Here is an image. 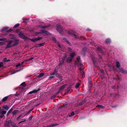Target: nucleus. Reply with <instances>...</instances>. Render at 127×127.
I'll return each instance as SVG.
<instances>
[{"label": "nucleus", "instance_id": "nucleus-16", "mask_svg": "<svg viewBox=\"0 0 127 127\" xmlns=\"http://www.w3.org/2000/svg\"><path fill=\"white\" fill-rule=\"evenodd\" d=\"M44 75V74L43 73H40L38 75V78H41Z\"/></svg>", "mask_w": 127, "mask_h": 127}, {"label": "nucleus", "instance_id": "nucleus-2", "mask_svg": "<svg viewBox=\"0 0 127 127\" xmlns=\"http://www.w3.org/2000/svg\"><path fill=\"white\" fill-rule=\"evenodd\" d=\"M75 56V54L74 53H73L71 54H70V56L71 57L68 58L67 59V61L68 62H71L72 58Z\"/></svg>", "mask_w": 127, "mask_h": 127}, {"label": "nucleus", "instance_id": "nucleus-31", "mask_svg": "<svg viewBox=\"0 0 127 127\" xmlns=\"http://www.w3.org/2000/svg\"><path fill=\"white\" fill-rule=\"evenodd\" d=\"M13 110L12 109V108H11L9 110V111L8 112V114H9L10 113H11V112H12V111Z\"/></svg>", "mask_w": 127, "mask_h": 127}, {"label": "nucleus", "instance_id": "nucleus-49", "mask_svg": "<svg viewBox=\"0 0 127 127\" xmlns=\"http://www.w3.org/2000/svg\"><path fill=\"white\" fill-rule=\"evenodd\" d=\"M11 30H9V31H7V32H10V31H11Z\"/></svg>", "mask_w": 127, "mask_h": 127}, {"label": "nucleus", "instance_id": "nucleus-37", "mask_svg": "<svg viewBox=\"0 0 127 127\" xmlns=\"http://www.w3.org/2000/svg\"><path fill=\"white\" fill-rule=\"evenodd\" d=\"M3 61L4 62L8 61L9 60H7V59L6 58H5L4 59Z\"/></svg>", "mask_w": 127, "mask_h": 127}, {"label": "nucleus", "instance_id": "nucleus-44", "mask_svg": "<svg viewBox=\"0 0 127 127\" xmlns=\"http://www.w3.org/2000/svg\"><path fill=\"white\" fill-rule=\"evenodd\" d=\"M117 106V104H115V105H114V106H112V107H115Z\"/></svg>", "mask_w": 127, "mask_h": 127}, {"label": "nucleus", "instance_id": "nucleus-21", "mask_svg": "<svg viewBox=\"0 0 127 127\" xmlns=\"http://www.w3.org/2000/svg\"><path fill=\"white\" fill-rule=\"evenodd\" d=\"M65 86L66 85H64L62 86L61 87H60V90H61L63 89L65 87Z\"/></svg>", "mask_w": 127, "mask_h": 127}, {"label": "nucleus", "instance_id": "nucleus-35", "mask_svg": "<svg viewBox=\"0 0 127 127\" xmlns=\"http://www.w3.org/2000/svg\"><path fill=\"white\" fill-rule=\"evenodd\" d=\"M16 66L17 67H18L19 66H21V64L20 63H18V64H17L16 65Z\"/></svg>", "mask_w": 127, "mask_h": 127}, {"label": "nucleus", "instance_id": "nucleus-43", "mask_svg": "<svg viewBox=\"0 0 127 127\" xmlns=\"http://www.w3.org/2000/svg\"><path fill=\"white\" fill-rule=\"evenodd\" d=\"M32 117H30L29 118V120H31L32 119Z\"/></svg>", "mask_w": 127, "mask_h": 127}, {"label": "nucleus", "instance_id": "nucleus-34", "mask_svg": "<svg viewBox=\"0 0 127 127\" xmlns=\"http://www.w3.org/2000/svg\"><path fill=\"white\" fill-rule=\"evenodd\" d=\"M7 28H8V27H3V28L1 30V31H4V30H5Z\"/></svg>", "mask_w": 127, "mask_h": 127}, {"label": "nucleus", "instance_id": "nucleus-23", "mask_svg": "<svg viewBox=\"0 0 127 127\" xmlns=\"http://www.w3.org/2000/svg\"><path fill=\"white\" fill-rule=\"evenodd\" d=\"M110 39H107L105 41V42L106 43H109L110 42Z\"/></svg>", "mask_w": 127, "mask_h": 127}, {"label": "nucleus", "instance_id": "nucleus-27", "mask_svg": "<svg viewBox=\"0 0 127 127\" xmlns=\"http://www.w3.org/2000/svg\"><path fill=\"white\" fill-rule=\"evenodd\" d=\"M39 27L41 28H47V26H42V25H40L39 26Z\"/></svg>", "mask_w": 127, "mask_h": 127}, {"label": "nucleus", "instance_id": "nucleus-39", "mask_svg": "<svg viewBox=\"0 0 127 127\" xmlns=\"http://www.w3.org/2000/svg\"><path fill=\"white\" fill-rule=\"evenodd\" d=\"M57 44L58 45V46L60 48V44H59V43L58 42L57 43Z\"/></svg>", "mask_w": 127, "mask_h": 127}, {"label": "nucleus", "instance_id": "nucleus-41", "mask_svg": "<svg viewBox=\"0 0 127 127\" xmlns=\"http://www.w3.org/2000/svg\"><path fill=\"white\" fill-rule=\"evenodd\" d=\"M44 44V43H42L40 44V46H43Z\"/></svg>", "mask_w": 127, "mask_h": 127}, {"label": "nucleus", "instance_id": "nucleus-47", "mask_svg": "<svg viewBox=\"0 0 127 127\" xmlns=\"http://www.w3.org/2000/svg\"><path fill=\"white\" fill-rule=\"evenodd\" d=\"M39 104H38L36 105H35V106H37L38 105H39Z\"/></svg>", "mask_w": 127, "mask_h": 127}, {"label": "nucleus", "instance_id": "nucleus-32", "mask_svg": "<svg viewBox=\"0 0 127 127\" xmlns=\"http://www.w3.org/2000/svg\"><path fill=\"white\" fill-rule=\"evenodd\" d=\"M3 66V63L1 62L0 63V67H1Z\"/></svg>", "mask_w": 127, "mask_h": 127}, {"label": "nucleus", "instance_id": "nucleus-38", "mask_svg": "<svg viewBox=\"0 0 127 127\" xmlns=\"http://www.w3.org/2000/svg\"><path fill=\"white\" fill-rule=\"evenodd\" d=\"M24 120L23 121H20L19 123V124H20L21 123L25 121H26V120L25 119H23Z\"/></svg>", "mask_w": 127, "mask_h": 127}, {"label": "nucleus", "instance_id": "nucleus-42", "mask_svg": "<svg viewBox=\"0 0 127 127\" xmlns=\"http://www.w3.org/2000/svg\"><path fill=\"white\" fill-rule=\"evenodd\" d=\"M25 61H24V62H22L21 64V66L23 65V64L24 63V62H25Z\"/></svg>", "mask_w": 127, "mask_h": 127}, {"label": "nucleus", "instance_id": "nucleus-10", "mask_svg": "<svg viewBox=\"0 0 127 127\" xmlns=\"http://www.w3.org/2000/svg\"><path fill=\"white\" fill-rule=\"evenodd\" d=\"M77 60L78 62V63H77L78 66H79V65H81L82 64L81 63V60L80 59V57L79 56H78L77 57Z\"/></svg>", "mask_w": 127, "mask_h": 127}, {"label": "nucleus", "instance_id": "nucleus-3", "mask_svg": "<svg viewBox=\"0 0 127 127\" xmlns=\"http://www.w3.org/2000/svg\"><path fill=\"white\" fill-rule=\"evenodd\" d=\"M39 34H44L45 35H48L49 34V33L47 31L42 30L40 32H37L36 33V35H38Z\"/></svg>", "mask_w": 127, "mask_h": 127}, {"label": "nucleus", "instance_id": "nucleus-51", "mask_svg": "<svg viewBox=\"0 0 127 127\" xmlns=\"http://www.w3.org/2000/svg\"><path fill=\"white\" fill-rule=\"evenodd\" d=\"M97 49L98 50H99V49H100V48L99 47H98L97 48Z\"/></svg>", "mask_w": 127, "mask_h": 127}, {"label": "nucleus", "instance_id": "nucleus-30", "mask_svg": "<svg viewBox=\"0 0 127 127\" xmlns=\"http://www.w3.org/2000/svg\"><path fill=\"white\" fill-rule=\"evenodd\" d=\"M80 83H78L75 86V88H78L80 85Z\"/></svg>", "mask_w": 127, "mask_h": 127}, {"label": "nucleus", "instance_id": "nucleus-45", "mask_svg": "<svg viewBox=\"0 0 127 127\" xmlns=\"http://www.w3.org/2000/svg\"><path fill=\"white\" fill-rule=\"evenodd\" d=\"M21 115L19 116L17 118V119H18L21 116Z\"/></svg>", "mask_w": 127, "mask_h": 127}, {"label": "nucleus", "instance_id": "nucleus-4", "mask_svg": "<svg viewBox=\"0 0 127 127\" xmlns=\"http://www.w3.org/2000/svg\"><path fill=\"white\" fill-rule=\"evenodd\" d=\"M19 36L20 38L24 39L25 40H27L28 38L24 36V34L21 32H20L19 34Z\"/></svg>", "mask_w": 127, "mask_h": 127}, {"label": "nucleus", "instance_id": "nucleus-15", "mask_svg": "<svg viewBox=\"0 0 127 127\" xmlns=\"http://www.w3.org/2000/svg\"><path fill=\"white\" fill-rule=\"evenodd\" d=\"M9 107L7 105H4L3 107V108L6 110H7L9 108Z\"/></svg>", "mask_w": 127, "mask_h": 127}, {"label": "nucleus", "instance_id": "nucleus-7", "mask_svg": "<svg viewBox=\"0 0 127 127\" xmlns=\"http://www.w3.org/2000/svg\"><path fill=\"white\" fill-rule=\"evenodd\" d=\"M6 113V111H5L3 110H1L0 112V113L2 114L0 116V118H2L4 117V115Z\"/></svg>", "mask_w": 127, "mask_h": 127}, {"label": "nucleus", "instance_id": "nucleus-19", "mask_svg": "<svg viewBox=\"0 0 127 127\" xmlns=\"http://www.w3.org/2000/svg\"><path fill=\"white\" fill-rule=\"evenodd\" d=\"M8 96H7L3 98L2 100V101H5L8 98Z\"/></svg>", "mask_w": 127, "mask_h": 127}, {"label": "nucleus", "instance_id": "nucleus-12", "mask_svg": "<svg viewBox=\"0 0 127 127\" xmlns=\"http://www.w3.org/2000/svg\"><path fill=\"white\" fill-rule=\"evenodd\" d=\"M105 106L104 105H102L100 104H98L96 106L97 107H98L101 109L104 108Z\"/></svg>", "mask_w": 127, "mask_h": 127}, {"label": "nucleus", "instance_id": "nucleus-18", "mask_svg": "<svg viewBox=\"0 0 127 127\" xmlns=\"http://www.w3.org/2000/svg\"><path fill=\"white\" fill-rule=\"evenodd\" d=\"M92 60L94 64H95V61H97V59L96 58H92Z\"/></svg>", "mask_w": 127, "mask_h": 127}, {"label": "nucleus", "instance_id": "nucleus-33", "mask_svg": "<svg viewBox=\"0 0 127 127\" xmlns=\"http://www.w3.org/2000/svg\"><path fill=\"white\" fill-rule=\"evenodd\" d=\"M54 77V75H52V74L49 77V79H51V78H53Z\"/></svg>", "mask_w": 127, "mask_h": 127}, {"label": "nucleus", "instance_id": "nucleus-22", "mask_svg": "<svg viewBox=\"0 0 127 127\" xmlns=\"http://www.w3.org/2000/svg\"><path fill=\"white\" fill-rule=\"evenodd\" d=\"M57 73V71L56 70H55L53 72L52 74V75H54Z\"/></svg>", "mask_w": 127, "mask_h": 127}, {"label": "nucleus", "instance_id": "nucleus-20", "mask_svg": "<svg viewBox=\"0 0 127 127\" xmlns=\"http://www.w3.org/2000/svg\"><path fill=\"white\" fill-rule=\"evenodd\" d=\"M9 36V37L11 39H14V36L12 34H10Z\"/></svg>", "mask_w": 127, "mask_h": 127}, {"label": "nucleus", "instance_id": "nucleus-55", "mask_svg": "<svg viewBox=\"0 0 127 127\" xmlns=\"http://www.w3.org/2000/svg\"><path fill=\"white\" fill-rule=\"evenodd\" d=\"M1 53V52H0V53Z\"/></svg>", "mask_w": 127, "mask_h": 127}, {"label": "nucleus", "instance_id": "nucleus-9", "mask_svg": "<svg viewBox=\"0 0 127 127\" xmlns=\"http://www.w3.org/2000/svg\"><path fill=\"white\" fill-rule=\"evenodd\" d=\"M40 90V88H39L37 90H34L33 91H31L30 92L28 93V95H29V94H32L33 93H36L38 91H39Z\"/></svg>", "mask_w": 127, "mask_h": 127}, {"label": "nucleus", "instance_id": "nucleus-36", "mask_svg": "<svg viewBox=\"0 0 127 127\" xmlns=\"http://www.w3.org/2000/svg\"><path fill=\"white\" fill-rule=\"evenodd\" d=\"M21 86H24L25 85V82H23L20 85Z\"/></svg>", "mask_w": 127, "mask_h": 127}, {"label": "nucleus", "instance_id": "nucleus-13", "mask_svg": "<svg viewBox=\"0 0 127 127\" xmlns=\"http://www.w3.org/2000/svg\"><path fill=\"white\" fill-rule=\"evenodd\" d=\"M21 71V70H20V69H19V70H15V71H13V72H12L11 73V74L12 75V74H13L16 72H19V71Z\"/></svg>", "mask_w": 127, "mask_h": 127}, {"label": "nucleus", "instance_id": "nucleus-25", "mask_svg": "<svg viewBox=\"0 0 127 127\" xmlns=\"http://www.w3.org/2000/svg\"><path fill=\"white\" fill-rule=\"evenodd\" d=\"M18 111V110H15L13 112H12V115H15V114Z\"/></svg>", "mask_w": 127, "mask_h": 127}, {"label": "nucleus", "instance_id": "nucleus-11", "mask_svg": "<svg viewBox=\"0 0 127 127\" xmlns=\"http://www.w3.org/2000/svg\"><path fill=\"white\" fill-rule=\"evenodd\" d=\"M119 70L120 72H122V73L125 74H127V72L124 71L123 69L122 68H119Z\"/></svg>", "mask_w": 127, "mask_h": 127}, {"label": "nucleus", "instance_id": "nucleus-6", "mask_svg": "<svg viewBox=\"0 0 127 127\" xmlns=\"http://www.w3.org/2000/svg\"><path fill=\"white\" fill-rule=\"evenodd\" d=\"M57 30L60 33H62V28L60 25H58L57 26Z\"/></svg>", "mask_w": 127, "mask_h": 127}, {"label": "nucleus", "instance_id": "nucleus-14", "mask_svg": "<svg viewBox=\"0 0 127 127\" xmlns=\"http://www.w3.org/2000/svg\"><path fill=\"white\" fill-rule=\"evenodd\" d=\"M74 112H73L72 113H71L70 114H68V116L69 117H72L73 116H74Z\"/></svg>", "mask_w": 127, "mask_h": 127}, {"label": "nucleus", "instance_id": "nucleus-17", "mask_svg": "<svg viewBox=\"0 0 127 127\" xmlns=\"http://www.w3.org/2000/svg\"><path fill=\"white\" fill-rule=\"evenodd\" d=\"M116 67L117 68H119L120 66V65L119 63L118 62H117L116 63Z\"/></svg>", "mask_w": 127, "mask_h": 127}, {"label": "nucleus", "instance_id": "nucleus-1", "mask_svg": "<svg viewBox=\"0 0 127 127\" xmlns=\"http://www.w3.org/2000/svg\"><path fill=\"white\" fill-rule=\"evenodd\" d=\"M18 41V40L15 39H14L13 40L8 41H7L8 42V44L6 45V47L7 48H9L17 44Z\"/></svg>", "mask_w": 127, "mask_h": 127}, {"label": "nucleus", "instance_id": "nucleus-8", "mask_svg": "<svg viewBox=\"0 0 127 127\" xmlns=\"http://www.w3.org/2000/svg\"><path fill=\"white\" fill-rule=\"evenodd\" d=\"M41 38V37H37V38L36 37H34L32 39H30L32 41L35 42L36 40H40Z\"/></svg>", "mask_w": 127, "mask_h": 127}, {"label": "nucleus", "instance_id": "nucleus-28", "mask_svg": "<svg viewBox=\"0 0 127 127\" xmlns=\"http://www.w3.org/2000/svg\"><path fill=\"white\" fill-rule=\"evenodd\" d=\"M19 24L18 23L15 24L14 26V28H16L17 27L19 26Z\"/></svg>", "mask_w": 127, "mask_h": 127}, {"label": "nucleus", "instance_id": "nucleus-50", "mask_svg": "<svg viewBox=\"0 0 127 127\" xmlns=\"http://www.w3.org/2000/svg\"><path fill=\"white\" fill-rule=\"evenodd\" d=\"M87 31H90V30H89V29H87Z\"/></svg>", "mask_w": 127, "mask_h": 127}, {"label": "nucleus", "instance_id": "nucleus-40", "mask_svg": "<svg viewBox=\"0 0 127 127\" xmlns=\"http://www.w3.org/2000/svg\"><path fill=\"white\" fill-rule=\"evenodd\" d=\"M66 42H67L68 44H70V43H69V41L68 40H66Z\"/></svg>", "mask_w": 127, "mask_h": 127}, {"label": "nucleus", "instance_id": "nucleus-5", "mask_svg": "<svg viewBox=\"0 0 127 127\" xmlns=\"http://www.w3.org/2000/svg\"><path fill=\"white\" fill-rule=\"evenodd\" d=\"M68 35H73V36L75 38H77L76 36L73 33V32L72 31H68L67 32Z\"/></svg>", "mask_w": 127, "mask_h": 127}, {"label": "nucleus", "instance_id": "nucleus-26", "mask_svg": "<svg viewBox=\"0 0 127 127\" xmlns=\"http://www.w3.org/2000/svg\"><path fill=\"white\" fill-rule=\"evenodd\" d=\"M34 59V58L32 57V58H30V59H29L25 60L24 61H29L31 60H32V59Z\"/></svg>", "mask_w": 127, "mask_h": 127}, {"label": "nucleus", "instance_id": "nucleus-29", "mask_svg": "<svg viewBox=\"0 0 127 127\" xmlns=\"http://www.w3.org/2000/svg\"><path fill=\"white\" fill-rule=\"evenodd\" d=\"M28 21V19H25L23 20V22H25V23H27Z\"/></svg>", "mask_w": 127, "mask_h": 127}, {"label": "nucleus", "instance_id": "nucleus-48", "mask_svg": "<svg viewBox=\"0 0 127 127\" xmlns=\"http://www.w3.org/2000/svg\"><path fill=\"white\" fill-rule=\"evenodd\" d=\"M53 40H54V41H56V39L55 38H53Z\"/></svg>", "mask_w": 127, "mask_h": 127}, {"label": "nucleus", "instance_id": "nucleus-24", "mask_svg": "<svg viewBox=\"0 0 127 127\" xmlns=\"http://www.w3.org/2000/svg\"><path fill=\"white\" fill-rule=\"evenodd\" d=\"M80 69L81 71V73L82 74V75H81V77H83V75L84 74V72L83 71H82L81 70V68H80Z\"/></svg>", "mask_w": 127, "mask_h": 127}, {"label": "nucleus", "instance_id": "nucleus-53", "mask_svg": "<svg viewBox=\"0 0 127 127\" xmlns=\"http://www.w3.org/2000/svg\"><path fill=\"white\" fill-rule=\"evenodd\" d=\"M2 39H0V41H2Z\"/></svg>", "mask_w": 127, "mask_h": 127}, {"label": "nucleus", "instance_id": "nucleus-46", "mask_svg": "<svg viewBox=\"0 0 127 127\" xmlns=\"http://www.w3.org/2000/svg\"><path fill=\"white\" fill-rule=\"evenodd\" d=\"M56 126V125L55 124H53L52 125V127L54 126Z\"/></svg>", "mask_w": 127, "mask_h": 127}, {"label": "nucleus", "instance_id": "nucleus-54", "mask_svg": "<svg viewBox=\"0 0 127 127\" xmlns=\"http://www.w3.org/2000/svg\"><path fill=\"white\" fill-rule=\"evenodd\" d=\"M15 125H13V126H14V127H15Z\"/></svg>", "mask_w": 127, "mask_h": 127}, {"label": "nucleus", "instance_id": "nucleus-52", "mask_svg": "<svg viewBox=\"0 0 127 127\" xmlns=\"http://www.w3.org/2000/svg\"><path fill=\"white\" fill-rule=\"evenodd\" d=\"M9 114H8V113H7V116H8V115H9Z\"/></svg>", "mask_w": 127, "mask_h": 127}]
</instances>
